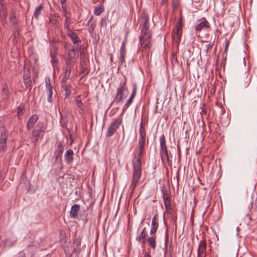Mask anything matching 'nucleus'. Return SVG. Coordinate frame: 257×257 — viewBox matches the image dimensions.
I'll list each match as a JSON object with an SVG mask.
<instances>
[{
	"mask_svg": "<svg viewBox=\"0 0 257 257\" xmlns=\"http://www.w3.org/2000/svg\"><path fill=\"white\" fill-rule=\"evenodd\" d=\"M110 60L111 62H113V57L112 55L110 56Z\"/></svg>",
	"mask_w": 257,
	"mask_h": 257,
	"instance_id": "obj_63",
	"label": "nucleus"
},
{
	"mask_svg": "<svg viewBox=\"0 0 257 257\" xmlns=\"http://www.w3.org/2000/svg\"><path fill=\"white\" fill-rule=\"evenodd\" d=\"M209 28L208 22L205 19L197 24L195 27V30L197 31L207 30Z\"/></svg>",
	"mask_w": 257,
	"mask_h": 257,
	"instance_id": "obj_16",
	"label": "nucleus"
},
{
	"mask_svg": "<svg viewBox=\"0 0 257 257\" xmlns=\"http://www.w3.org/2000/svg\"><path fill=\"white\" fill-rule=\"evenodd\" d=\"M62 10L64 11V10H66V7L65 6V5H62Z\"/></svg>",
	"mask_w": 257,
	"mask_h": 257,
	"instance_id": "obj_59",
	"label": "nucleus"
},
{
	"mask_svg": "<svg viewBox=\"0 0 257 257\" xmlns=\"http://www.w3.org/2000/svg\"><path fill=\"white\" fill-rule=\"evenodd\" d=\"M127 79L124 78L122 83H120L119 87L117 89V92L115 97L113 100L116 103H119L122 101L124 98H125L128 94V89L126 86Z\"/></svg>",
	"mask_w": 257,
	"mask_h": 257,
	"instance_id": "obj_2",
	"label": "nucleus"
},
{
	"mask_svg": "<svg viewBox=\"0 0 257 257\" xmlns=\"http://www.w3.org/2000/svg\"><path fill=\"white\" fill-rule=\"evenodd\" d=\"M8 136V132L6 130H4L3 132L1 133V136L0 138V149L2 150H5Z\"/></svg>",
	"mask_w": 257,
	"mask_h": 257,
	"instance_id": "obj_11",
	"label": "nucleus"
},
{
	"mask_svg": "<svg viewBox=\"0 0 257 257\" xmlns=\"http://www.w3.org/2000/svg\"><path fill=\"white\" fill-rule=\"evenodd\" d=\"M67 80H64L62 79H61V86L65 91V95L66 97L69 96L71 93V87L67 84Z\"/></svg>",
	"mask_w": 257,
	"mask_h": 257,
	"instance_id": "obj_15",
	"label": "nucleus"
},
{
	"mask_svg": "<svg viewBox=\"0 0 257 257\" xmlns=\"http://www.w3.org/2000/svg\"><path fill=\"white\" fill-rule=\"evenodd\" d=\"M66 67L65 68L64 72L62 75V79L64 80H68L70 78L71 70L74 68V65L73 64H65Z\"/></svg>",
	"mask_w": 257,
	"mask_h": 257,
	"instance_id": "obj_14",
	"label": "nucleus"
},
{
	"mask_svg": "<svg viewBox=\"0 0 257 257\" xmlns=\"http://www.w3.org/2000/svg\"><path fill=\"white\" fill-rule=\"evenodd\" d=\"M45 128L43 123H38L34 127L32 133V141L35 145L39 138L43 137Z\"/></svg>",
	"mask_w": 257,
	"mask_h": 257,
	"instance_id": "obj_4",
	"label": "nucleus"
},
{
	"mask_svg": "<svg viewBox=\"0 0 257 257\" xmlns=\"http://www.w3.org/2000/svg\"><path fill=\"white\" fill-rule=\"evenodd\" d=\"M71 23L72 22L70 18L69 17H66V18H65L64 26V28L67 29V31H68V30H71L69 29V26Z\"/></svg>",
	"mask_w": 257,
	"mask_h": 257,
	"instance_id": "obj_33",
	"label": "nucleus"
},
{
	"mask_svg": "<svg viewBox=\"0 0 257 257\" xmlns=\"http://www.w3.org/2000/svg\"><path fill=\"white\" fill-rule=\"evenodd\" d=\"M63 148L64 147L62 146V144L61 143H59L57 145V149L56 150V152H58V155L56 157V159H57L59 157H61L63 152Z\"/></svg>",
	"mask_w": 257,
	"mask_h": 257,
	"instance_id": "obj_28",
	"label": "nucleus"
},
{
	"mask_svg": "<svg viewBox=\"0 0 257 257\" xmlns=\"http://www.w3.org/2000/svg\"><path fill=\"white\" fill-rule=\"evenodd\" d=\"M126 49H120V58H125Z\"/></svg>",
	"mask_w": 257,
	"mask_h": 257,
	"instance_id": "obj_42",
	"label": "nucleus"
},
{
	"mask_svg": "<svg viewBox=\"0 0 257 257\" xmlns=\"http://www.w3.org/2000/svg\"><path fill=\"white\" fill-rule=\"evenodd\" d=\"M137 90V86L136 84H134L133 86V90H132L131 95L130 96L131 98H132L134 99V98L135 97V96L136 94Z\"/></svg>",
	"mask_w": 257,
	"mask_h": 257,
	"instance_id": "obj_39",
	"label": "nucleus"
},
{
	"mask_svg": "<svg viewBox=\"0 0 257 257\" xmlns=\"http://www.w3.org/2000/svg\"><path fill=\"white\" fill-rule=\"evenodd\" d=\"M38 119V116L37 114H34L32 115L29 118L27 124V130H29L31 129L34 126Z\"/></svg>",
	"mask_w": 257,
	"mask_h": 257,
	"instance_id": "obj_19",
	"label": "nucleus"
},
{
	"mask_svg": "<svg viewBox=\"0 0 257 257\" xmlns=\"http://www.w3.org/2000/svg\"><path fill=\"white\" fill-rule=\"evenodd\" d=\"M77 106L79 108V113L82 114L84 112V106L82 102L76 104Z\"/></svg>",
	"mask_w": 257,
	"mask_h": 257,
	"instance_id": "obj_38",
	"label": "nucleus"
},
{
	"mask_svg": "<svg viewBox=\"0 0 257 257\" xmlns=\"http://www.w3.org/2000/svg\"><path fill=\"white\" fill-rule=\"evenodd\" d=\"M24 82L27 87H30L32 85V80L31 78V72L29 68H26V65H24V74H23Z\"/></svg>",
	"mask_w": 257,
	"mask_h": 257,
	"instance_id": "obj_9",
	"label": "nucleus"
},
{
	"mask_svg": "<svg viewBox=\"0 0 257 257\" xmlns=\"http://www.w3.org/2000/svg\"><path fill=\"white\" fill-rule=\"evenodd\" d=\"M10 91L8 87L6 85H4L2 90V96L3 98L6 99H8L9 97Z\"/></svg>",
	"mask_w": 257,
	"mask_h": 257,
	"instance_id": "obj_26",
	"label": "nucleus"
},
{
	"mask_svg": "<svg viewBox=\"0 0 257 257\" xmlns=\"http://www.w3.org/2000/svg\"><path fill=\"white\" fill-rule=\"evenodd\" d=\"M43 9V7L42 5H40V6H39L35 9L34 13V17L36 20L38 19L39 16L40 15Z\"/></svg>",
	"mask_w": 257,
	"mask_h": 257,
	"instance_id": "obj_24",
	"label": "nucleus"
},
{
	"mask_svg": "<svg viewBox=\"0 0 257 257\" xmlns=\"http://www.w3.org/2000/svg\"><path fill=\"white\" fill-rule=\"evenodd\" d=\"M46 92L48 93V101L52 103V95H53V87L46 88Z\"/></svg>",
	"mask_w": 257,
	"mask_h": 257,
	"instance_id": "obj_30",
	"label": "nucleus"
},
{
	"mask_svg": "<svg viewBox=\"0 0 257 257\" xmlns=\"http://www.w3.org/2000/svg\"><path fill=\"white\" fill-rule=\"evenodd\" d=\"M2 8L0 9V15L1 17H3V18L5 19L7 16V11L5 7H4V5L1 6Z\"/></svg>",
	"mask_w": 257,
	"mask_h": 257,
	"instance_id": "obj_34",
	"label": "nucleus"
},
{
	"mask_svg": "<svg viewBox=\"0 0 257 257\" xmlns=\"http://www.w3.org/2000/svg\"><path fill=\"white\" fill-rule=\"evenodd\" d=\"M73 151L71 149L68 150L65 154V159L67 163H70L73 160Z\"/></svg>",
	"mask_w": 257,
	"mask_h": 257,
	"instance_id": "obj_21",
	"label": "nucleus"
},
{
	"mask_svg": "<svg viewBox=\"0 0 257 257\" xmlns=\"http://www.w3.org/2000/svg\"><path fill=\"white\" fill-rule=\"evenodd\" d=\"M139 131H146L145 127V124L142 121L141 123Z\"/></svg>",
	"mask_w": 257,
	"mask_h": 257,
	"instance_id": "obj_49",
	"label": "nucleus"
},
{
	"mask_svg": "<svg viewBox=\"0 0 257 257\" xmlns=\"http://www.w3.org/2000/svg\"><path fill=\"white\" fill-rule=\"evenodd\" d=\"M158 214H155L154 216L152 222H151V228L150 230V234H154L159 226V224L158 222Z\"/></svg>",
	"mask_w": 257,
	"mask_h": 257,
	"instance_id": "obj_13",
	"label": "nucleus"
},
{
	"mask_svg": "<svg viewBox=\"0 0 257 257\" xmlns=\"http://www.w3.org/2000/svg\"><path fill=\"white\" fill-rule=\"evenodd\" d=\"M79 51H80V57L86 56L85 54L84 53L83 49H81V47H80Z\"/></svg>",
	"mask_w": 257,
	"mask_h": 257,
	"instance_id": "obj_50",
	"label": "nucleus"
},
{
	"mask_svg": "<svg viewBox=\"0 0 257 257\" xmlns=\"http://www.w3.org/2000/svg\"><path fill=\"white\" fill-rule=\"evenodd\" d=\"M146 139H139L138 149L145 150Z\"/></svg>",
	"mask_w": 257,
	"mask_h": 257,
	"instance_id": "obj_31",
	"label": "nucleus"
},
{
	"mask_svg": "<svg viewBox=\"0 0 257 257\" xmlns=\"http://www.w3.org/2000/svg\"><path fill=\"white\" fill-rule=\"evenodd\" d=\"M161 155H162V158L163 159L162 156L164 154L165 157L166 158V160H167L168 164H169L170 161H169V155H168V152L167 149H165V150L161 151Z\"/></svg>",
	"mask_w": 257,
	"mask_h": 257,
	"instance_id": "obj_37",
	"label": "nucleus"
},
{
	"mask_svg": "<svg viewBox=\"0 0 257 257\" xmlns=\"http://www.w3.org/2000/svg\"><path fill=\"white\" fill-rule=\"evenodd\" d=\"M126 42H127V38H126V36L124 41H123V42L121 44L120 49H125V46Z\"/></svg>",
	"mask_w": 257,
	"mask_h": 257,
	"instance_id": "obj_48",
	"label": "nucleus"
},
{
	"mask_svg": "<svg viewBox=\"0 0 257 257\" xmlns=\"http://www.w3.org/2000/svg\"><path fill=\"white\" fill-rule=\"evenodd\" d=\"M144 153V150L136 149V152L134 154V160L133 162V168H142L141 158Z\"/></svg>",
	"mask_w": 257,
	"mask_h": 257,
	"instance_id": "obj_7",
	"label": "nucleus"
},
{
	"mask_svg": "<svg viewBox=\"0 0 257 257\" xmlns=\"http://www.w3.org/2000/svg\"><path fill=\"white\" fill-rule=\"evenodd\" d=\"M144 257H152V256L148 252H146V253H145Z\"/></svg>",
	"mask_w": 257,
	"mask_h": 257,
	"instance_id": "obj_57",
	"label": "nucleus"
},
{
	"mask_svg": "<svg viewBox=\"0 0 257 257\" xmlns=\"http://www.w3.org/2000/svg\"><path fill=\"white\" fill-rule=\"evenodd\" d=\"M147 232H141L139 236L137 238L140 242H141L142 244H145L147 241Z\"/></svg>",
	"mask_w": 257,
	"mask_h": 257,
	"instance_id": "obj_27",
	"label": "nucleus"
},
{
	"mask_svg": "<svg viewBox=\"0 0 257 257\" xmlns=\"http://www.w3.org/2000/svg\"><path fill=\"white\" fill-rule=\"evenodd\" d=\"M57 52L56 50L51 51L50 52V57L51 59V62L53 65V67H55L58 63V60L56 58Z\"/></svg>",
	"mask_w": 257,
	"mask_h": 257,
	"instance_id": "obj_22",
	"label": "nucleus"
},
{
	"mask_svg": "<svg viewBox=\"0 0 257 257\" xmlns=\"http://www.w3.org/2000/svg\"><path fill=\"white\" fill-rule=\"evenodd\" d=\"M210 92H211V93H212V94H213V93H215V89L214 87H213V88H212L211 89V90H210Z\"/></svg>",
	"mask_w": 257,
	"mask_h": 257,
	"instance_id": "obj_58",
	"label": "nucleus"
},
{
	"mask_svg": "<svg viewBox=\"0 0 257 257\" xmlns=\"http://www.w3.org/2000/svg\"><path fill=\"white\" fill-rule=\"evenodd\" d=\"M93 18L94 17L91 16L87 23L88 25L90 27V28L88 29V31L90 33L93 32L95 28V24L94 21L93 20Z\"/></svg>",
	"mask_w": 257,
	"mask_h": 257,
	"instance_id": "obj_25",
	"label": "nucleus"
},
{
	"mask_svg": "<svg viewBox=\"0 0 257 257\" xmlns=\"http://www.w3.org/2000/svg\"><path fill=\"white\" fill-rule=\"evenodd\" d=\"M168 0H161V5L162 6H165L167 5Z\"/></svg>",
	"mask_w": 257,
	"mask_h": 257,
	"instance_id": "obj_54",
	"label": "nucleus"
},
{
	"mask_svg": "<svg viewBox=\"0 0 257 257\" xmlns=\"http://www.w3.org/2000/svg\"><path fill=\"white\" fill-rule=\"evenodd\" d=\"M122 122V117L120 116L112 122L107 131L106 136L108 137L112 136L115 133L117 129L119 128Z\"/></svg>",
	"mask_w": 257,
	"mask_h": 257,
	"instance_id": "obj_6",
	"label": "nucleus"
},
{
	"mask_svg": "<svg viewBox=\"0 0 257 257\" xmlns=\"http://www.w3.org/2000/svg\"><path fill=\"white\" fill-rule=\"evenodd\" d=\"M160 147H161V151L165 150L167 149L166 144V139L164 135H162L160 137Z\"/></svg>",
	"mask_w": 257,
	"mask_h": 257,
	"instance_id": "obj_29",
	"label": "nucleus"
},
{
	"mask_svg": "<svg viewBox=\"0 0 257 257\" xmlns=\"http://www.w3.org/2000/svg\"><path fill=\"white\" fill-rule=\"evenodd\" d=\"M139 139H146V131H139Z\"/></svg>",
	"mask_w": 257,
	"mask_h": 257,
	"instance_id": "obj_43",
	"label": "nucleus"
},
{
	"mask_svg": "<svg viewBox=\"0 0 257 257\" xmlns=\"http://www.w3.org/2000/svg\"><path fill=\"white\" fill-rule=\"evenodd\" d=\"M73 243L75 244L77 247L79 246L81 244L80 239L78 238H76L73 240Z\"/></svg>",
	"mask_w": 257,
	"mask_h": 257,
	"instance_id": "obj_46",
	"label": "nucleus"
},
{
	"mask_svg": "<svg viewBox=\"0 0 257 257\" xmlns=\"http://www.w3.org/2000/svg\"><path fill=\"white\" fill-rule=\"evenodd\" d=\"M142 176V168H133V176L131 179L130 189L131 193H133L136 188L140 183V180Z\"/></svg>",
	"mask_w": 257,
	"mask_h": 257,
	"instance_id": "obj_3",
	"label": "nucleus"
},
{
	"mask_svg": "<svg viewBox=\"0 0 257 257\" xmlns=\"http://www.w3.org/2000/svg\"><path fill=\"white\" fill-rule=\"evenodd\" d=\"M25 106L23 104H21L17 108V114L18 116L22 115L23 114V110L24 109Z\"/></svg>",
	"mask_w": 257,
	"mask_h": 257,
	"instance_id": "obj_35",
	"label": "nucleus"
},
{
	"mask_svg": "<svg viewBox=\"0 0 257 257\" xmlns=\"http://www.w3.org/2000/svg\"><path fill=\"white\" fill-rule=\"evenodd\" d=\"M214 45V42L210 43L209 44L206 45L205 46V50L206 53H207L208 52L211 50Z\"/></svg>",
	"mask_w": 257,
	"mask_h": 257,
	"instance_id": "obj_40",
	"label": "nucleus"
},
{
	"mask_svg": "<svg viewBox=\"0 0 257 257\" xmlns=\"http://www.w3.org/2000/svg\"><path fill=\"white\" fill-rule=\"evenodd\" d=\"M65 0H62L61 1V4H62V5L63 4V5H65Z\"/></svg>",
	"mask_w": 257,
	"mask_h": 257,
	"instance_id": "obj_61",
	"label": "nucleus"
},
{
	"mask_svg": "<svg viewBox=\"0 0 257 257\" xmlns=\"http://www.w3.org/2000/svg\"><path fill=\"white\" fill-rule=\"evenodd\" d=\"M201 114H206V109L203 108H202Z\"/></svg>",
	"mask_w": 257,
	"mask_h": 257,
	"instance_id": "obj_56",
	"label": "nucleus"
},
{
	"mask_svg": "<svg viewBox=\"0 0 257 257\" xmlns=\"http://www.w3.org/2000/svg\"><path fill=\"white\" fill-rule=\"evenodd\" d=\"M182 34V20L180 18L176 24L175 29L174 30L172 37L173 40L177 43H179Z\"/></svg>",
	"mask_w": 257,
	"mask_h": 257,
	"instance_id": "obj_5",
	"label": "nucleus"
},
{
	"mask_svg": "<svg viewBox=\"0 0 257 257\" xmlns=\"http://www.w3.org/2000/svg\"><path fill=\"white\" fill-rule=\"evenodd\" d=\"M63 16L65 18H66V17H69L68 16V14H69V13L67 10V9L66 10H64V11H63Z\"/></svg>",
	"mask_w": 257,
	"mask_h": 257,
	"instance_id": "obj_52",
	"label": "nucleus"
},
{
	"mask_svg": "<svg viewBox=\"0 0 257 257\" xmlns=\"http://www.w3.org/2000/svg\"><path fill=\"white\" fill-rule=\"evenodd\" d=\"M197 254V257H206V242L205 239L200 242Z\"/></svg>",
	"mask_w": 257,
	"mask_h": 257,
	"instance_id": "obj_10",
	"label": "nucleus"
},
{
	"mask_svg": "<svg viewBox=\"0 0 257 257\" xmlns=\"http://www.w3.org/2000/svg\"><path fill=\"white\" fill-rule=\"evenodd\" d=\"M4 0H0V4L1 6H3V5H4Z\"/></svg>",
	"mask_w": 257,
	"mask_h": 257,
	"instance_id": "obj_60",
	"label": "nucleus"
},
{
	"mask_svg": "<svg viewBox=\"0 0 257 257\" xmlns=\"http://www.w3.org/2000/svg\"><path fill=\"white\" fill-rule=\"evenodd\" d=\"M164 203L167 211L172 210L170 196L167 194L163 195Z\"/></svg>",
	"mask_w": 257,
	"mask_h": 257,
	"instance_id": "obj_18",
	"label": "nucleus"
},
{
	"mask_svg": "<svg viewBox=\"0 0 257 257\" xmlns=\"http://www.w3.org/2000/svg\"><path fill=\"white\" fill-rule=\"evenodd\" d=\"M172 63L173 64L177 62V55L175 53H173L172 56Z\"/></svg>",
	"mask_w": 257,
	"mask_h": 257,
	"instance_id": "obj_45",
	"label": "nucleus"
},
{
	"mask_svg": "<svg viewBox=\"0 0 257 257\" xmlns=\"http://www.w3.org/2000/svg\"><path fill=\"white\" fill-rule=\"evenodd\" d=\"M229 42L228 41H226L225 46V49H224V52H226V53L227 52V48L229 46Z\"/></svg>",
	"mask_w": 257,
	"mask_h": 257,
	"instance_id": "obj_53",
	"label": "nucleus"
},
{
	"mask_svg": "<svg viewBox=\"0 0 257 257\" xmlns=\"http://www.w3.org/2000/svg\"><path fill=\"white\" fill-rule=\"evenodd\" d=\"M80 205L78 204H74L71 207L70 211V216L72 218H75L78 214V212L80 209Z\"/></svg>",
	"mask_w": 257,
	"mask_h": 257,
	"instance_id": "obj_20",
	"label": "nucleus"
},
{
	"mask_svg": "<svg viewBox=\"0 0 257 257\" xmlns=\"http://www.w3.org/2000/svg\"><path fill=\"white\" fill-rule=\"evenodd\" d=\"M67 35L70 37L71 41L74 45H77V46H78L81 43V40L78 36L76 33L73 32L71 30H68V31H67Z\"/></svg>",
	"mask_w": 257,
	"mask_h": 257,
	"instance_id": "obj_12",
	"label": "nucleus"
},
{
	"mask_svg": "<svg viewBox=\"0 0 257 257\" xmlns=\"http://www.w3.org/2000/svg\"><path fill=\"white\" fill-rule=\"evenodd\" d=\"M50 22H52V25H53V27H54V28H55V29L58 28V22L56 20H52L51 19H50Z\"/></svg>",
	"mask_w": 257,
	"mask_h": 257,
	"instance_id": "obj_47",
	"label": "nucleus"
},
{
	"mask_svg": "<svg viewBox=\"0 0 257 257\" xmlns=\"http://www.w3.org/2000/svg\"><path fill=\"white\" fill-rule=\"evenodd\" d=\"M104 8L103 5L96 7L94 10V14L96 16H99L104 11Z\"/></svg>",
	"mask_w": 257,
	"mask_h": 257,
	"instance_id": "obj_32",
	"label": "nucleus"
},
{
	"mask_svg": "<svg viewBox=\"0 0 257 257\" xmlns=\"http://www.w3.org/2000/svg\"><path fill=\"white\" fill-rule=\"evenodd\" d=\"M133 100V98L130 97L123 107V111H125L128 108L130 105L132 103Z\"/></svg>",
	"mask_w": 257,
	"mask_h": 257,
	"instance_id": "obj_36",
	"label": "nucleus"
},
{
	"mask_svg": "<svg viewBox=\"0 0 257 257\" xmlns=\"http://www.w3.org/2000/svg\"><path fill=\"white\" fill-rule=\"evenodd\" d=\"M180 4V0H172V4L174 9L177 8Z\"/></svg>",
	"mask_w": 257,
	"mask_h": 257,
	"instance_id": "obj_41",
	"label": "nucleus"
},
{
	"mask_svg": "<svg viewBox=\"0 0 257 257\" xmlns=\"http://www.w3.org/2000/svg\"><path fill=\"white\" fill-rule=\"evenodd\" d=\"M45 86H46V88L52 87V86H51V81H50V79L49 78H48V79L46 78Z\"/></svg>",
	"mask_w": 257,
	"mask_h": 257,
	"instance_id": "obj_44",
	"label": "nucleus"
},
{
	"mask_svg": "<svg viewBox=\"0 0 257 257\" xmlns=\"http://www.w3.org/2000/svg\"><path fill=\"white\" fill-rule=\"evenodd\" d=\"M141 232H142V233H143V232H146V227H144V228L143 229V230H142V231H141Z\"/></svg>",
	"mask_w": 257,
	"mask_h": 257,
	"instance_id": "obj_62",
	"label": "nucleus"
},
{
	"mask_svg": "<svg viewBox=\"0 0 257 257\" xmlns=\"http://www.w3.org/2000/svg\"><path fill=\"white\" fill-rule=\"evenodd\" d=\"M76 53V50L74 48L68 51L67 55L65 60V64H75L76 62L75 57Z\"/></svg>",
	"mask_w": 257,
	"mask_h": 257,
	"instance_id": "obj_8",
	"label": "nucleus"
},
{
	"mask_svg": "<svg viewBox=\"0 0 257 257\" xmlns=\"http://www.w3.org/2000/svg\"><path fill=\"white\" fill-rule=\"evenodd\" d=\"M141 18L143 20L144 23L139 36L140 50L142 52L143 56H148L152 45V33L149 29V18L146 15H144L142 16Z\"/></svg>",
	"mask_w": 257,
	"mask_h": 257,
	"instance_id": "obj_1",
	"label": "nucleus"
},
{
	"mask_svg": "<svg viewBox=\"0 0 257 257\" xmlns=\"http://www.w3.org/2000/svg\"><path fill=\"white\" fill-rule=\"evenodd\" d=\"M147 241L149 243L150 246L153 248L155 249L156 247V236L155 235L154 236L149 237Z\"/></svg>",
	"mask_w": 257,
	"mask_h": 257,
	"instance_id": "obj_23",
	"label": "nucleus"
},
{
	"mask_svg": "<svg viewBox=\"0 0 257 257\" xmlns=\"http://www.w3.org/2000/svg\"><path fill=\"white\" fill-rule=\"evenodd\" d=\"M125 64V58H120V64L123 65Z\"/></svg>",
	"mask_w": 257,
	"mask_h": 257,
	"instance_id": "obj_55",
	"label": "nucleus"
},
{
	"mask_svg": "<svg viewBox=\"0 0 257 257\" xmlns=\"http://www.w3.org/2000/svg\"><path fill=\"white\" fill-rule=\"evenodd\" d=\"M75 101H76V104L82 102L80 96H78L76 97V98H75Z\"/></svg>",
	"mask_w": 257,
	"mask_h": 257,
	"instance_id": "obj_51",
	"label": "nucleus"
},
{
	"mask_svg": "<svg viewBox=\"0 0 257 257\" xmlns=\"http://www.w3.org/2000/svg\"><path fill=\"white\" fill-rule=\"evenodd\" d=\"M88 59L86 57H80V67L82 73H85L88 68Z\"/></svg>",
	"mask_w": 257,
	"mask_h": 257,
	"instance_id": "obj_17",
	"label": "nucleus"
}]
</instances>
